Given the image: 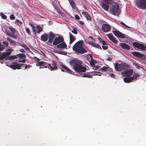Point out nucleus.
<instances>
[{
	"label": "nucleus",
	"instance_id": "1",
	"mask_svg": "<svg viewBox=\"0 0 146 146\" xmlns=\"http://www.w3.org/2000/svg\"><path fill=\"white\" fill-rule=\"evenodd\" d=\"M69 63L70 65L73 66V69L77 72H84L86 70V67L82 66L81 60L77 59H72L70 61Z\"/></svg>",
	"mask_w": 146,
	"mask_h": 146
},
{
	"label": "nucleus",
	"instance_id": "2",
	"mask_svg": "<svg viewBox=\"0 0 146 146\" xmlns=\"http://www.w3.org/2000/svg\"><path fill=\"white\" fill-rule=\"evenodd\" d=\"M83 41L82 40H79L72 47L73 50L76 52L83 54L86 53L87 51L85 49L83 46Z\"/></svg>",
	"mask_w": 146,
	"mask_h": 146
},
{
	"label": "nucleus",
	"instance_id": "3",
	"mask_svg": "<svg viewBox=\"0 0 146 146\" xmlns=\"http://www.w3.org/2000/svg\"><path fill=\"white\" fill-rule=\"evenodd\" d=\"M52 66L50 64H48L46 62H37L36 64V65L37 66H40V68H47V66H49L50 67L49 69L50 70H55L56 69H58V68L56 66V62L54 61H52Z\"/></svg>",
	"mask_w": 146,
	"mask_h": 146
},
{
	"label": "nucleus",
	"instance_id": "4",
	"mask_svg": "<svg viewBox=\"0 0 146 146\" xmlns=\"http://www.w3.org/2000/svg\"><path fill=\"white\" fill-rule=\"evenodd\" d=\"M110 11L114 15H117L121 13V10L118 4L116 2H113L110 6Z\"/></svg>",
	"mask_w": 146,
	"mask_h": 146
},
{
	"label": "nucleus",
	"instance_id": "5",
	"mask_svg": "<svg viewBox=\"0 0 146 146\" xmlns=\"http://www.w3.org/2000/svg\"><path fill=\"white\" fill-rule=\"evenodd\" d=\"M114 67L116 70L121 71L129 68L130 66L129 65L125 63L119 64L118 63H116L114 65Z\"/></svg>",
	"mask_w": 146,
	"mask_h": 146
},
{
	"label": "nucleus",
	"instance_id": "6",
	"mask_svg": "<svg viewBox=\"0 0 146 146\" xmlns=\"http://www.w3.org/2000/svg\"><path fill=\"white\" fill-rule=\"evenodd\" d=\"M135 3L137 7L142 9H146V0H136Z\"/></svg>",
	"mask_w": 146,
	"mask_h": 146
},
{
	"label": "nucleus",
	"instance_id": "7",
	"mask_svg": "<svg viewBox=\"0 0 146 146\" xmlns=\"http://www.w3.org/2000/svg\"><path fill=\"white\" fill-rule=\"evenodd\" d=\"M59 68L62 71L68 72L70 74H73V72L61 62H60L59 64Z\"/></svg>",
	"mask_w": 146,
	"mask_h": 146
},
{
	"label": "nucleus",
	"instance_id": "8",
	"mask_svg": "<svg viewBox=\"0 0 146 146\" xmlns=\"http://www.w3.org/2000/svg\"><path fill=\"white\" fill-rule=\"evenodd\" d=\"M133 45L135 47L141 50H146V46L143 44L139 43L137 42H134L133 43Z\"/></svg>",
	"mask_w": 146,
	"mask_h": 146
},
{
	"label": "nucleus",
	"instance_id": "9",
	"mask_svg": "<svg viewBox=\"0 0 146 146\" xmlns=\"http://www.w3.org/2000/svg\"><path fill=\"white\" fill-rule=\"evenodd\" d=\"M64 41V39L63 37L61 36L56 37L53 40V44L54 45H57Z\"/></svg>",
	"mask_w": 146,
	"mask_h": 146
},
{
	"label": "nucleus",
	"instance_id": "10",
	"mask_svg": "<svg viewBox=\"0 0 146 146\" xmlns=\"http://www.w3.org/2000/svg\"><path fill=\"white\" fill-rule=\"evenodd\" d=\"M111 0H104V1L102 4V7L105 10L108 11L109 9L108 5L110 3Z\"/></svg>",
	"mask_w": 146,
	"mask_h": 146
},
{
	"label": "nucleus",
	"instance_id": "11",
	"mask_svg": "<svg viewBox=\"0 0 146 146\" xmlns=\"http://www.w3.org/2000/svg\"><path fill=\"white\" fill-rule=\"evenodd\" d=\"M112 33L115 36L118 37L124 38L125 37V35L119 31L117 30L113 31Z\"/></svg>",
	"mask_w": 146,
	"mask_h": 146
},
{
	"label": "nucleus",
	"instance_id": "12",
	"mask_svg": "<svg viewBox=\"0 0 146 146\" xmlns=\"http://www.w3.org/2000/svg\"><path fill=\"white\" fill-rule=\"evenodd\" d=\"M133 73V71L132 70H128L125 71L121 72V74L125 77H129Z\"/></svg>",
	"mask_w": 146,
	"mask_h": 146
},
{
	"label": "nucleus",
	"instance_id": "13",
	"mask_svg": "<svg viewBox=\"0 0 146 146\" xmlns=\"http://www.w3.org/2000/svg\"><path fill=\"white\" fill-rule=\"evenodd\" d=\"M110 26L109 25L103 24L102 25V30L105 33H107L110 31Z\"/></svg>",
	"mask_w": 146,
	"mask_h": 146
},
{
	"label": "nucleus",
	"instance_id": "14",
	"mask_svg": "<svg viewBox=\"0 0 146 146\" xmlns=\"http://www.w3.org/2000/svg\"><path fill=\"white\" fill-rule=\"evenodd\" d=\"M107 36L108 37L109 39L114 43H117V41L113 36L111 33L106 34Z\"/></svg>",
	"mask_w": 146,
	"mask_h": 146
},
{
	"label": "nucleus",
	"instance_id": "15",
	"mask_svg": "<svg viewBox=\"0 0 146 146\" xmlns=\"http://www.w3.org/2000/svg\"><path fill=\"white\" fill-rule=\"evenodd\" d=\"M11 54V52H5L1 54L0 55V60H3L5 58L9 56Z\"/></svg>",
	"mask_w": 146,
	"mask_h": 146
},
{
	"label": "nucleus",
	"instance_id": "16",
	"mask_svg": "<svg viewBox=\"0 0 146 146\" xmlns=\"http://www.w3.org/2000/svg\"><path fill=\"white\" fill-rule=\"evenodd\" d=\"M48 36L49 39L48 42L51 44L54 38L55 37V35L52 32H50Z\"/></svg>",
	"mask_w": 146,
	"mask_h": 146
},
{
	"label": "nucleus",
	"instance_id": "17",
	"mask_svg": "<svg viewBox=\"0 0 146 146\" xmlns=\"http://www.w3.org/2000/svg\"><path fill=\"white\" fill-rule=\"evenodd\" d=\"M56 48L60 49L66 48L67 45L64 42H63L57 45Z\"/></svg>",
	"mask_w": 146,
	"mask_h": 146
},
{
	"label": "nucleus",
	"instance_id": "18",
	"mask_svg": "<svg viewBox=\"0 0 146 146\" xmlns=\"http://www.w3.org/2000/svg\"><path fill=\"white\" fill-rule=\"evenodd\" d=\"M119 45L123 49H126V50H129L130 49V47L129 45H127L125 43H121Z\"/></svg>",
	"mask_w": 146,
	"mask_h": 146
},
{
	"label": "nucleus",
	"instance_id": "19",
	"mask_svg": "<svg viewBox=\"0 0 146 146\" xmlns=\"http://www.w3.org/2000/svg\"><path fill=\"white\" fill-rule=\"evenodd\" d=\"M131 54L134 56L138 57L139 58H141L143 57V55L142 54L138 52H131Z\"/></svg>",
	"mask_w": 146,
	"mask_h": 146
},
{
	"label": "nucleus",
	"instance_id": "20",
	"mask_svg": "<svg viewBox=\"0 0 146 146\" xmlns=\"http://www.w3.org/2000/svg\"><path fill=\"white\" fill-rule=\"evenodd\" d=\"M69 34L70 38V44H71L76 39V38L70 32L69 33Z\"/></svg>",
	"mask_w": 146,
	"mask_h": 146
},
{
	"label": "nucleus",
	"instance_id": "21",
	"mask_svg": "<svg viewBox=\"0 0 146 146\" xmlns=\"http://www.w3.org/2000/svg\"><path fill=\"white\" fill-rule=\"evenodd\" d=\"M48 35L46 33L44 34L41 36V39L43 41H47L48 37Z\"/></svg>",
	"mask_w": 146,
	"mask_h": 146
},
{
	"label": "nucleus",
	"instance_id": "22",
	"mask_svg": "<svg viewBox=\"0 0 146 146\" xmlns=\"http://www.w3.org/2000/svg\"><path fill=\"white\" fill-rule=\"evenodd\" d=\"M133 81V78L131 77L123 78L124 82L127 83L131 82Z\"/></svg>",
	"mask_w": 146,
	"mask_h": 146
},
{
	"label": "nucleus",
	"instance_id": "23",
	"mask_svg": "<svg viewBox=\"0 0 146 146\" xmlns=\"http://www.w3.org/2000/svg\"><path fill=\"white\" fill-rule=\"evenodd\" d=\"M13 63L15 64V70L16 69L19 70L21 69V67L23 68L25 65L24 64H17L15 62H14Z\"/></svg>",
	"mask_w": 146,
	"mask_h": 146
},
{
	"label": "nucleus",
	"instance_id": "24",
	"mask_svg": "<svg viewBox=\"0 0 146 146\" xmlns=\"http://www.w3.org/2000/svg\"><path fill=\"white\" fill-rule=\"evenodd\" d=\"M89 56H90V61H88L90 62V64L91 66H95V60H94L93 59L92 54H89Z\"/></svg>",
	"mask_w": 146,
	"mask_h": 146
},
{
	"label": "nucleus",
	"instance_id": "25",
	"mask_svg": "<svg viewBox=\"0 0 146 146\" xmlns=\"http://www.w3.org/2000/svg\"><path fill=\"white\" fill-rule=\"evenodd\" d=\"M98 39L100 42V43H101L102 44L104 45H108L109 44L107 42H106L103 39L100 37H98Z\"/></svg>",
	"mask_w": 146,
	"mask_h": 146
},
{
	"label": "nucleus",
	"instance_id": "26",
	"mask_svg": "<svg viewBox=\"0 0 146 146\" xmlns=\"http://www.w3.org/2000/svg\"><path fill=\"white\" fill-rule=\"evenodd\" d=\"M6 33H7V35L8 36L17 39V37L15 35H12L11 33H10L9 31L6 30Z\"/></svg>",
	"mask_w": 146,
	"mask_h": 146
},
{
	"label": "nucleus",
	"instance_id": "27",
	"mask_svg": "<svg viewBox=\"0 0 146 146\" xmlns=\"http://www.w3.org/2000/svg\"><path fill=\"white\" fill-rule=\"evenodd\" d=\"M91 45L96 48L99 49H102V48L100 45H99L98 44L95 42L94 43H92Z\"/></svg>",
	"mask_w": 146,
	"mask_h": 146
},
{
	"label": "nucleus",
	"instance_id": "28",
	"mask_svg": "<svg viewBox=\"0 0 146 146\" xmlns=\"http://www.w3.org/2000/svg\"><path fill=\"white\" fill-rule=\"evenodd\" d=\"M7 40L12 45H15L16 43L15 41L13 40L11 38L9 37L7 38Z\"/></svg>",
	"mask_w": 146,
	"mask_h": 146
},
{
	"label": "nucleus",
	"instance_id": "29",
	"mask_svg": "<svg viewBox=\"0 0 146 146\" xmlns=\"http://www.w3.org/2000/svg\"><path fill=\"white\" fill-rule=\"evenodd\" d=\"M68 1L72 8L74 9H75L76 6L74 1L73 0H68Z\"/></svg>",
	"mask_w": 146,
	"mask_h": 146
},
{
	"label": "nucleus",
	"instance_id": "30",
	"mask_svg": "<svg viewBox=\"0 0 146 146\" xmlns=\"http://www.w3.org/2000/svg\"><path fill=\"white\" fill-rule=\"evenodd\" d=\"M8 57L6 58V59H5V60H13L17 58V57L16 56H15V55H13V56H7Z\"/></svg>",
	"mask_w": 146,
	"mask_h": 146
},
{
	"label": "nucleus",
	"instance_id": "31",
	"mask_svg": "<svg viewBox=\"0 0 146 146\" xmlns=\"http://www.w3.org/2000/svg\"><path fill=\"white\" fill-rule=\"evenodd\" d=\"M36 28L38 29V31L37 32V33L39 34L40 32L43 31L42 28L39 25L36 26Z\"/></svg>",
	"mask_w": 146,
	"mask_h": 146
},
{
	"label": "nucleus",
	"instance_id": "32",
	"mask_svg": "<svg viewBox=\"0 0 146 146\" xmlns=\"http://www.w3.org/2000/svg\"><path fill=\"white\" fill-rule=\"evenodd\" d=\"M15 56H16L17 58H25L26 57L25 54H17Z\"/></svg>",
	"mask_w": 146,
	"mask_h": 146
},
{
	"label": "nucleus",
	"instance_id": "33",
	"mask_svg": "<svg viewBox=\"0 0 146 146\" xmlns=\"http://www.w3.org/2000/svg\"><path fill=\"white\" fill-rule=\"evenodd\" d=\"M82 76L84 77L91 78H92V76L89 75L88 73H85L83 74Z\"/></svg>",
	"mask_w": 146,
	"mask_h": 146
},
{
	"label": "nucleus",
	"instance_id": "34",
	"mask_svg": "<svg viewBox=\"0 0 146 146\" xmlns=\"http://www.w3.org/2000/svg\"><path fill=\"white\" fill-rule=\"evenodd\" d=\"M82 13L84 17H85L86 18H91L90 16L86 12H84Z\"/></svg>",
	"mask_w": 146,
	"mask_h": 146
},
{
	"label": "nucleus",
	"instance_id": "35",
	"mask_svg": "<svg viewBox=\"0 0 146 146\" xmlns=\"http://www.w3.org/2000/svg\"><path fill=\"white\" fill-rule=\"evenodd\" d=\"M92 74L94 75H98L100 76H101L102 73L99 72L97 71H94V72H92Z\"/></svg>",
	"mask_w": 146,
	"mask_h": 146
},
{
	"label": "nucleus",
	"instance_id": "36",
	"mask_svg": "<svg viewBox=\"0 0 146 146\" xmlns=\"http://www.w3.org/2000/svg\"><path fill=\"white\" fill-rule=\"evenodd\" d=\"M20 45L22 47L25 48L26 50H29V48L25 44L20 43Z\"/></svg>",
	"mask_w": 146,
	"mask_h": 146
},
{
	"label": "nucleus",
	"instance_id": "37",
	"mask_svg": "<svg viewBox=\"0 0 146 146\" xmlns=\"http://www.w3.org/2000/svg\"><path fill=\"white\" fill-rule=\"evenodd\" d=\"M139 74L135 73L133 75V77H131L133 78V80L134 79H135V80H136L137 78L138 77H139Z\"/></svg>",
	"mask_w": 146,
	"mask_h": 146
},
{
	"label": "nucleus",
	"instance_id": "38",
	"mask_svg": "<svg viewBox=\"0 0 146 146\" xmlns=\"http://www.w3.org/2000/svg\"><path fill=\"white\" fill-rule=\"evenodd\" d=\"M9 29L10 30H11V32L12 35H15L14 33H15L16 31L15 29H14L12 27H9Z\"/></svg>",
	"mask_w": 146,
	"mask_h": 146
},
{
	"label": "nucleus",
	"instance_id": "39",
	"mask_svg": "<svg viewBox=\"0 0 146 146\" xmlns=\"http://www.w3.org/2000/svg\"><path fill=\"white\" fill-rule=\"evenodd\" d=\"M73 30L71 31V32L74 34H76L78 33L77 29L75 27H73Z\"/></svg>",
	"mask_w": 146,
	"mask_h": 146
},
{
	"label": "nucleus",
	"instance_id": "40",
	"mask_svg": "<svg viewBox=\"0 0 146 146\" xmlns=\"http://www.w3.org/2000/svg\"><path fill=\"white\" fill-rule=\"evenodd\" d=\"M2 43L3 44V45L5 47H7L8 46L9 43L7 41H3V42Z\"/></svg>",
	"mask_w": 146,
	"mask_h": 146
},
{
	"label": "nucleus",
	"instance_id": "41",
	"mask_svg": "<svg viewBox=\"0 0 146 146\" xmlns=\"http://www.w3.org/2000/svg\"><path fill=\"white\" fill-rule=\"evenodd\" d=\"M25 67L24 68V70H25L27 68H30L31 67V66L30 65H27V64H25Z\"/></svg>",
	"mask_w": 146,
	"mask_h": 146
},
{
	"label": "nucleus",
	"instance_id": "42",
	"mask_svg": "<svg viewBox=\"0 0 146 146\" xmlns=\"http://www.w3.org/2000/svg\"><path fill=\"white\" fill-rule=\"evenodd\" d=\"M108 68L106 66H104L102 68H101V70H103V71H106L107 70Z\"/></svg>",
	"mask_w": 146,
	"mask_h": 146
},
{
	"label": "nucleus",
	"instance_id": "43",
	"mask_svg": "<svg viewBox=\"0 0 146 146\" xmlns=\"http://www.w3.org/2000/svg\"><path fill=\"white\" fill-rule=\"evenodd\" d=\"M9 67L13 69V70H15V64H11L10 66Z\"/></svg>",
	"mask_w": 146,
	"mask_h": 146
},
{
	"label": "nucleus",
	"instance_id": "44",
	"mask_svg": "<svg viewBox=\"0 0 146 146\" xmlns=\"http://www.w3.org/2000/svg\"><path fill=\"white\" fill-rule=\"evenodd\" d=\"M102 47L104 50H106L108 49V46H107V45H103L102 46Z\"/></svg>",
	"mask_w": 146,
	"mask_h": 146
},
{
	"label": "nucleus",
	"instance_id": "45",
	"mask_svg": "<svg viewBox=\"0 0 146 146\" xmlns=\"http://www.w3.org/2000/svg\"><path fill=\"white\" fill-rule=\"evenodd\" d=\"M15 23L17 24H22V22L21 21L18 20H17L16 21Z\"/></svg>",
	"mask_w": 146,
	"mask_h": 146
},
{
	"label": "nucleus",
	"instance_id": "46",
	"mask_svg": "<svg viewBox=\"0 0 146 146\" xmlns=\"http://www.w3.org/2000/svg\"><path fill=\"white\" fill-rule=\"evenodd\" d=\"M26 31L27 33L29 34H31V31L30 29L29 28H26Z\"/></svg>",
	"mask_w": 146,
	"mask_h": 146
},
{
	"label": "nucleus",
	"instance_id": "47",
	"mask_svg": "<svg viewBox=\"0 0 146 146\" xmlns=\"http://www.w3.org/2000/svg\"><path fill=\"white\" fill-rule=\"evenodd\" d=\"M121 25H123V26H124L125 27H126L127 28H129V29L130 28V27H128V26H127L126 25L125 23H123L122 21H121Z\"/></svg>",
	"mask_w": 146,
	"mask_h": 146
},
{
	"label": "nucleus",
	"instance_id": "48",
	"mask_svg": "<svg viewBox=\"0 0 146 146\" xmlns=\"http://www.w3.org/2000/svg\"><path fill=\"white\" fill-rule=\"evenodd\" d=\"M5 49L4 46L2 45V46H0V51H2Z\"/></svg>",
	"mask_w": 146,
	"mask_h": 146
},
{
	"label": "nucleus",
	"instance_id": "49",
	"mask_svg": "<svg viewBox=\"0 0 146 146\" xmlns=\"http://www.w3.org/2000/svg\"><path fill=\"white\" fill-rule=\"evenodd\" d=\"M1 15L2 18H7L6 16L3 13L1 14Z\"/></svg>",
	"mask_w": 146,
	"mask_h": 146
},
{
	"label": "nucleus",
	"instance_id": "50",
	"mask_svg": "<svg viewBox=\"0 0 146 146\" xmlns=\"http://www.w3.org/2000/svg\"><path fill=\"white\" fill-rule=\"evenodd\" d=\"M26 60V59H22L21 60H19L18 61V62H22L25 63V62Z\"/></svg>",
	"mask_w": 146,
	"mask_h": 146
},
{
	"label": "nucleus",
	"instance_id": "51",
	"mask_svg": "<svg viewBox=\"0 0 146 146\" xmlns=\"http://www.w3.org/2000/svg\"><path fill=\"white\" fill-rule=\"evenodd\" d=\"M6 50L7 51H9L8 52H11V53L12 51L13 50L12 48H9Z\"/></svg>",
	"mask_w": 146,
	"mask_h": 146
},
{
	"label": "nucleus",
	"instance_id": "52",
	"mask_svg": "<svg viewBox=\"0 0 146 146\" xmlns=\"http://www.w3.org/2000/svg\"><path fill=\"white\" fill-rule=\"evenodd\" d=\"M79 23L80 25H83L84 24V23L83 21H79Z\"/></svg>",
	"mask_w": 146,
	"mask_h": 146
},
{
	"label": "nucleus",
	"instance_id": "53",
	"mask_svg": "<svg viewBox=\"0 0 146 146\" xmlns=\"http://www.w3.org/2000/svg\"><path fill=\"white\" fill-rule=\"evenodd\" d=\"M88 54L87 55L86 58L87 59V60L88 61H89L90 60V58L89 57V54Z\"/></svg>",
	"mask_w": 146,
	"mask_h": 146
},
{
	"label": "nucleus",
	"instance_id": "54",
	"mask_svg": "<svg viewBox=\"0 0 146 146\" xmlns=\"http://www.w3.org/2000/svg\"><path fill=\"white\" fill-rule=\"evenodd\" d=\"M106 60L108 61L111 62V61L112 60V59L111 58L109 57L107 59H106Z\"/></svg>",
	"mask_w": 146,
	"mask_h": 146
},
{
	"label": "nucleus",
	"instance_id": "55",
	"mask_svg": "<svg viewBox=\"0 0 146 146\" xmlns=\"http://www.w3.org/2000/svg\"><path fill=\"white\" fill-rule=\"evenodd\" d=\"M110 76L112 78H114L115 77V76L113 74H110Z\"/></svg>",
	"mask_w": 146,
	"mask_h": 146
},
{
	"label": "nucleus",
	"instance_id": "56",
	"mask_svg": "<svg viewBox=\"0 0 146 146\" xmlns=\"http://www.w3.org/2000/svg\"><path fill=\"white\" fill-rule=\"evenodd\" d=\"M10 18H15L14 15L13 14H11L10 16Z\"/></svg>",
	"mask_w": 146,
	"mask_h": 146
},
{
	"label": "nucleus",
	"instance_id": "57",
	"mask_svg": "<svg viewBox=\"0 0 146 146\" xmlns=\"http://www.w3.org/2000/svg\"><path fill=\"white\" fill-rule=\"evenodd\" d=\"M48 25H51L52 24L53 22L52 21H49L48 22Z\"/></svg>",
	"mask_w": 146,
	"mask_h": 146
},
{
	"label": "nucleus",
	"instance_id": "58",
	"mask_svg": "<svg viewBox=\"0 0 146 146\" xmlns=\"http://www.w3.org/2000/svg\"><path fill=\"white\" fill-rule=\"evenodd\" d=\"M20 51L22 53H24V52H25V50L23 49H20Z\"/></svg>",
	"mask_w": 146,
	"mask_h": 146
},
{
	"label": "nucleus",
	"instance_id": "59",
	"mask_svg": "<svg viewBox=\"0 0 146 146\" xmlns=\"http://www.w3.org/2000/svg\"><path fill=\"white\" fill-rule=\"evenodd\" d=\"M135 66H136V67H137V68L139 69L140 68V66H139V65H136V64L135 65Z\"/></svg>",
	"mask_w": 146,
	"mask_h": 146
},
{
	"label": "nucleus",
	"instance_id": "60",
	"mask_svg": "<svg viewBox=\"0 0 146 146\" xmlns=\"http://www.w3.org/2000/svg\"><path fill=\"white\" fill-rule=\"evenodd\" d=\"M75 18H79L78 15H75Z\"/></svg>",
	"mask_w": 146,
	"mask_h": 146
},
{
	"label": "nucleus",
	"instance_id": "61",
	"mask_svg": "<svg viewBox=\"0 0 146 146\" xmlns=\"http://www.w3.org/2000/svg\"><path fill=\"white\" fill-rule=\"evenodd\" d=\"M89 38H91L93 40H94V41H95V40L94 39V38H93V37H92V36H89V37H88Z\"/></svg>",
	"mask_w": 146,
	"mask_h": 146
},
{
	"label": "nucleus",
	"instance_id": "62",
	"mask_svg": "<svg viewBox=\"0 0 146 146\" xmlns=\"http://www.w3.org/2000/svg\"><path fill=\"white\" fill-rule=\"evenodd\" d=\"M94 42H91L90 41H88V43L89 44H90L91 45V44L92 43H94Z\"/></svg>",
	"mask_w": 146,
	"mask_h": 146
},
{
	"label": "nucleus",
	"instance_id": "63",
	"mask_svg": "<svg viewBox=\"0 0 146 146\" xmlns=\"http://www.w3.org/2000/svg\"><path fill=\"white\" fill-rule=\"evenodd\" d=\"M35 58L37 59V62H38L39 61V59L36 57H35Z\"/></svg>",
	"mask_w": 146,
	"mask_h": 146
},
{
	"label": "nucleus",
	"instance_id": "64",
	"mask_svg": "<svg viewBox=\"0 0 146 146\" xmlns=\"http://www.w3.org/2000/svg\"><path fill=\"white\" fill-rule=\"evenodd\" d=\"M91 19H87L88 21H91Z\"/></svg>",
	"mask_w": 146,
	"mask_h": 146
}]
</instances>
